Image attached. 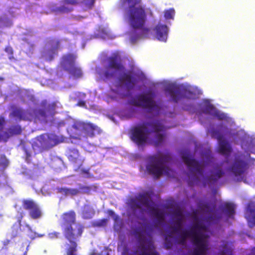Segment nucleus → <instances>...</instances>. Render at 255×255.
<instances>
[{
	"instance_id": "nucleus-1",
	"label": "nucleus",
	"mask_w": 255,
	"mask_h": 255,
	"mask_svg": "<svg viewBox=\"0 0 255 255\" xmlns=\"http://www.w3.org/2000/svg\"><path fill=\"white\" fill-rule=\"evenodd\" d=\"M58 103L57 101L48 103L47 100H43L39 103L38 108H30L27 110L12 105L10 117L19 121L47 123L51 121L57 113L56 110Z\"/></svg>"
},
{
	"instance_id": "nucleus-2",
	"label": "nucleus",
	"mask_w": 255,
	"mask_h": 255,
	"mask_svg": "<svg viewBox=\"0 0 255 255\" xmlns=\"http://www.w3.org/2000/svg\"><path fill=\"white\" fill-rule=\"evenodd\" d=\"M141 0H127L128 3L132 5L129 6L128 12V22L131 26L129 31L130 41L135 43L137 40L147 37L150 30L145 27L146 21V14L142 6L135 7Z\"/></svg>"
},
{
	"instance_id": "nucleus-3",
	"label": "nucleus",
	"mask_w": 255,
	"mask_h": 255,
	"mask_svg": "<svg viewBox=\"0 0 255 255\" xmlns=\"http://www.w3.org/2000/svg\"><path fill=\"white\" fill-rule=\"evenodd\" d=\"M165 130V127L158 120L144 123L134 127L130 130V139L137 145H142L147 140V133H154V144L156 147L161 145L165 139V134L160 132Z\"/></svg>"
},
{
	"instance_id": "nucleus-4",
	"label": "nucleus",
	"mask_w": 255,
	"mask_h": 255,
	"mask_svg": "<svg viewBox=\"0 0 255 255\" xmlns=\"http://www.w3.org/2000/svg\"><path fill=\"white\" fill-rule=\"evenodd\" d=\"M178 243L184 245L186 240L190 238L192 240L194 248L192 253L194 255H205L208 250V244L206 241L207 236L204 233H201L194 229L184 230L179 235Z\"/></svg>"
},
{
	"instance_id": "nucleus-5",
	"label": "nucleus",
	"mask_w": 255,
	"mask_h": 255,
	"mask_svg": "<svg viewBox=\"0 0 255 255\" xmlns=\"http://www.w3.org/2000/svg\"><path fill=\"white\" fill-rule=\"evenodd\" d=\"M168 155H155L148 158L149 163L146 166L148 172L158 178L163 174H169L170 170L165 166V164L169 161Z\"/></svg>"
},
{
	"instance_id": "nucleus-6",
	"label": "nucleus",
	"mask_w": 255,
	"mask_h": 255,
	"mask_svg": "<svg viewBox=\"0 0 255 255\" xmlns=\"http://www.w3.org/2000/svg\"><path fill=\"white\" fill-rule=\"evenodd\" d=\"M249 167L248 162L243 159L242 156L236 154L228 170L235 177L236 181L246 183V173Z\"/></svg>"
},
{
	"instance_id": "nucleus-7",
	"label": "nucleus",
	"mask_w": 255,
	"mask_h": 255,
	"mask_svg": "<svg viewBox=\"0 0 255 255\" xmlns=\"http://www.w3.org/2000/svg\"><path fill=\"white\" fill-rule=\"evenodd\" d=\"M58 137L51 133H43L36 137L32 144L34 154L49 148L58 143Z\"/></svg>"
},
{
	"instance_id": "nucleus-8",
	"label": "nucleus",
	"mask_w": 255,
	"mask_h": 255,
	"mask_svg": "<svg viewBox=\"0 0 255 255\" xmlns=\"http://www.w3.org/2000/svg\"><path fill=\"white\" fill-rule=\"evenodd\" d=\"M72 127L78 134H83L87 137H93L102 132V130L99 127L91 122L76 121L73 123Z\"/></svg>"
},
{
	"instance_id": "nucleus-9",
	"label": "nucleus",
	"mask_w": 255,
	"mask_h": 255,
	"mask_svg": "<svg viewBox=\"0 0 255 255\" xmlns=\"http://www.w3.org/2000/svg\"><path fill=\"white\" fill-rule=\"evenodd\" d=\"M165 91L169 94L172 100L175 103H177L182 98L189 99H194L195 98L194 92L176 85L171 84L167 86Z\"/></svg>"
},
{
	"instance_id": "nucleus-10",
	"label": "nucleus",
	"mask_w": 255,
	"mask_h": 255,
	"mask_svg": "<svg viewBox=\"0 0 255 255\" xmlns=\"http://www.w3.org/2000/svg\"><path fill=\"white\" fill-rule=\"evenodd\" d=\"M76 56L72 54H68L62 56L61 65L65 71L75 79L82 78L83 72L80 67L75 65Z\"/></svg>"
},
{
	"instance_id": "nucleus-11",
	"label": "nucleus",
	"mask_w": 255,
	"mask_h": 255,
	"mask_svg": "<svg viewBox=\"0 0 255 255\" xmlns=\"http://www.w3.org/2000/svg\"><path fill=\"white\" fill-rule=\"evenodd\" d=\"M63 224L65 226L64 233L65 237L68 240L75 238V234L74 233V230L72 225L75 223L76 214L74 211H70L64 213L62 216Z\"/></svg>"
},
{
	"instance_id": "nucleus-12",
	"label": "nucleus",
	"mask_w": 255,
	"mask_h": 255,
	"mask_svg": "<svg viewBox=\"0 0 255 255\" xmlns=\"http://www.w3.org/2000/svg\"><path fill=\"white\" fill-rule=\"evenodd\" d=\"M48 49L44 50L42 56L44 60L50 62L54 60L55 56L58 55V50L60 48L61 41L55 38L49 39L46 42Z\"/></svg>"
},
{
	"instance_id": "nucleus-13",
	"label": "nucleus",
	"mask_w": 255,
	"mask_h": 255,
	"mask_svg": "<svg viewBox=\"0 0 255 255\" xmlns=\"http://www.w3.org/2000/svg\"><path fill=\"white\" fill-rule=\"evenodd\" d=\"M140 245L138 247L139 255H159L155 251L151 238L145 240L142 236L138 237Z\"/></svg>"
},
{
	"instance_id": "nucleus-14",
	"label": "nucleus",
	"mask_w": 255,
	"mask_h": 255,
	"mask_svg": "<svg viewBox=\"0 0 255 255\" xmlns=\"http://www.w3.org/2000/svg\"><path fill=\"white\" fill-rule=\"evenodd\" d=\"M22 205L24 209L28 211L32 219L37 220L42 217V212L39 206L33 200L24 199L22 201Z\"/></svg>"
},
{
	"instance_id": "nucleus-15",
	"label": "nucleus",
	"mask_w": 255,
	"mask_h": 255,
	"mask_svg": "<svg viewBox=\"0 0 255 255\" xmlns=\"http://www.w3.org/2000/svg\"><path fill=\"white\" fill-rule=\"evenodd\" d=\"M198 207L206 213H212L205 218V221L209 224L216 223L221 218V215H216L214 211L215 206L211 208L209 203H200Z\"/></svg>"
},
{
	"instance_id": "nucleus-16",
	"label": "nucleus",
	"mask_w": 255,
	"mask_h": 255,
	"mask_svg": "<svg viewBox=\"0 0 255 255\" xmlns=\"http://www.w3.org/2000/svg\"><path fill=\"white\" fill-rule=\"evenodd\" d=\"M212 134L219 141L218 152L223 155H229L232 149L229 143L223 139V135L218 130L213 131Z\"/></svg>"
},
{
	"instance_id": "nucleus-17",
	"label": "nucleus",
	"mask_w": 255,
	"mask_h": 255,
	"mask_svg": "<svg viewBox=\"0 0 255 255\" xmlns=\"http://www.w3.org/2000/svg\"><path fill=\"white\" fill-rule=\"evenodd\" d=\"M155 95L154 93L148 92L145 94H140L137 96V99L140 102L141 106L149 110H153L156 107V104L153 100Z\"/></svg>"
},
{
	"instance_id": "nucleus-18",
	"label": "nucleus",
	"mask_w": 255,
	"mask_h": 255,
	"mask_svg": "<svg viewBox=\"0 0 255 255\" xmlns=\"http://www.w3.org/2000/svg\"><path fill=\"white\" fill-rule=\"evenodd\" d=\"M182 158L184 162L190 170L192 171L197 172L200 175H203V164L191 158L190 155L188 154L183 155Z\"/></svg>"
},
{
	"instance_id": "nucleus-19",
	"label": "nucleus",
	"mask_w": 255,
	"mask_h": 255,
	"mask_svg": "<svg viewBox=\"0 0 255 255\" xmlns=\"http://www.w3.org/2000/svg\"><path fill=\"white\" fill-rule=\"evenodd\" d=\"M119 81L129 89L133 88L137 82L135 74L132 71H126L121 74Z\"/></svg>"
},
{
	"instance_id": "nucleus-20",
	"label": "nucleus",
	"mask_w": 255,
	"mask_h": 255,
	"mask_svg": "<svg viewBox=\"0 0 255 255\" xmlns=\"http://www.w3.org/2000/svg\"><path fill=\"white\" fill-rule=\"evenodd\" d=\"M173 215L177 218L174 222V226L169 228L170 233L177 234L182 228L184 215L180 209L177 208L173 211Z\"/></svg>"
},
{
	"instance_id": "nucleus-21",
	"label": "nucleus",
	"mask_w": 255,
	"mask_h": 255,
	"mask_svg": "<svg viewBox=\"0 0 255 255\" xmlns=\"http://www.w3.org/2000/svg\"><path fill=\"white\" fill-rule=\"evenodd\" d=\"M108 68L117 71H124L125 67L121 62L120 56L118 54H114L108 58Z\"/></svg>"
},
{
	"instance_id": "nucleus-22",
	"label": "nucleus",
	"mask_w": 255,
	"mask_h": 255,
	"mask_svg": "<svg viewBox=\"0 0 255 255\" xmlns=\"http://www.w3.org/2000/svg\"><path fill=\"white\" fill-rule=\"evenodd\" d=\"M246 218L248 220L249 226L253 228L255 225V202H250L248 203L246 211Z\"/></svg>"
},
{
	"instance_id": "nucleus-23",
	"label": "nucleus",
	"mask_w": 255,
	"mask_h": 255,
	"mask_svg": "<svg viewBox=\"0 0 255 255\" xmlns=\"http://www.w3.org/2000/svg\"><path fill=\"white\" fill-rule=\"evenodd\" d=\"M155 35L157 39L161 41L165 42L168 34V27L164 24H157L155 27Z\"/></svg>"
},
{
	"instance_id": "nucleus-24",
	"label": "nucleus",
	"mask_w": 255,
	"mask_h": 255,
	"mask_svg": "<svg viewBox=\"0 0 255 255\" xmlns=\"http://www.w3.org/2000/svg\"><path fill=\"white\" fill-rule=\"evenodd\" d=\"M84 226L82 225H76V229L77 230V233L75 235V238L71 240V241H69L72 244V246L70 247L67 251V255H76L74 254V253L76 251V247L77 244L74 241L77 238L80 237L81 236L83 230H84Z\"/></svg>"
},
{
	"instance_id": "nucleus-25",
	"label": "nucleus",
	"mask_w": 255,
	"mask_h": 255,
	"mask_svg": "<svg viewBox=\"0 0 255 255\" xmlns=\"http://www.w3.org/2000/svg\"><path fill=\"white\" fill-rule=\"evenodd\" d=\"M67 157L73 163H82L83 160L79 151L75 148H69L67 152Z\"/></svg>"
},
{
	"instance_id": "nucleus-26",
	"label": "nucleus",
	"mask_w": 255,
	"mask_h": 255,
	"mask_svg": "<svg viewBox=\"0 0 255 255\" xmlns=\"http://www.w3.org/2000/svg\"><path fill=\"white\" fill-rule=\"evenodd\" d=\"M225 174L224 170L222 168L221 165L217 164L211 171L209 179L214 181H216L220 179Z\"/></svg>"
},
{
	"instance_id": "nucleus-27",
	"label": "nucleus",
	"mask_w": 255,
	"mask_h": 255,
	"mask_svg": "<svg viewBox=\"0 0 255 255\" xmlns=\"http://www.w3.org/2000/svg\"><path fill=\"white\" fill-rule=\"evenodd\" d=\"M149 211L155 217L157 225H161L164 222V213L163 212L154 207L150 208Z\"/></svg>"
},
{
	"instance_id": "nucleus-28",
	"label": "nucleus",
	"mask_w": 255,
	"mask_h": 255,
	"mask_svg": "<svg viewBox=\"0 0 255 255\" xmlns=\"http://www.w3.org/2000/svg\"><path fill=\"white\" fill-rule=\"evenodd\" d=\"M94 209L88 204H85L82 209V217L84 219H90L95 215Z\"/></svg>"
},
{
	"instance_id": "nucleus-29",
	"label": "nucleus",
	"mask_w": 255,
	"mask_h": 255,
	"mask_svg": "<svg viewBox=\"0 0 255 255\" xmlns=\"http://www.w3.org/2000/svg\"><path fill=\"white\" fill-rule=\"evenodd\" d=\"M137 199L139 201L141 206H144L150 209L151 208L152 205L153 204L152 201H151L147 195V194L143 193L139 194L137 197Z\"/></svg>"
},
{
	"instance_id": "nucleus-30",
	"label": "nucleus",
	"mask_w": 255,
	"mask_h": 255,
	"mask_svg": "<svg viewBox=\"0 0 255 255\" xmlns=\"http://www.w3.org/2000/svg\"><path fill=\"white\" fill-rule=\"evenodd\" d=\"M64 4L58 9V11L62 13H68L73 10L72 7H69L67 5L69 4L76 5L79 3V0H64Z\"/></svg>"
},
{
	"instance_id": "nucleus-31",
	"label": "nucleus",
	"mask_w": 255,
	"mask_h": 255,
	"mask_svg": "<svg viewBox=\"0 0 255 255\" xmlns=\"http://www.w3.org/2000/svg\"><path fill=\"white\" fill-rule=\"evenodd\" d=\"M23 217V214L22 213H20V216L17 218V224H14L11 228V238H14L18 236L19 234L20 231H21V222Z\"/></svg>"
},
{
	"instance_id": "nucleus-32",
	"label": "nucleus",
	"mask_w": 255,
	"mask_h": 255,
	"mask_svg": "<svg viewBox=\"0 0 255 255\" xmlns=\"http://www.w3.org/2000/svg\"><path fill=\"white\" fill-rule=\"evenodd\" d=\"M235 205L232 203L226 202L223 206V209L227 216L230 218H234L235 214Z\"/></svg>"
},
{
	"instance_id": "nucleus-33",
	"label": "nucleus",
	"mask_w": 255,
	"mask_h": 255,
	"mask_svg": "<svg viewBox=\"0 0 255 255\" xmlns=\"http://www.w3.org/2000/svg\"><path fill=\"white\" fill-rule=\"evenodd\" d=\"M58 193L64 194L65 196H75L80 193L79 189L77 188H68L60 187L57 189Z\"/></svg>"
},
{
	"instance_id": "nucleus-34",
	"label": "nucleus",
	"mask_w": 255,
	"mask_h": 255,
	"mask_svg": "<svg viewBox=\"0 0 255 255\" xmlns=\"http://www.w3.org/2000/svg\"><path fill=\"white\" fill-rule=\"evenodd\" d=\"M220 251L221 255H233L231 244L227 241L223 242Z\"/></svg>"
},
{
	"instance_id": "nucleus-35",
	"label": "nucleus",
	"mask_w": 255,
	"mask_h": 255,
	"mask_svg": "<svg viewBox=\"0 0 255 255\" xmlns=\"http://www.w3.org/2000/svg\"><path fill=\"white\" fill-rule=\"evenodd\" d=\"M8 132L10 136L18 135L21 134L22 132V128L21 126L19 125H13L9 128L8 129Z\"/></svg>"
},
{
	"instance_id": "nucleus-36",
	"label": "nucleus",
	"mask_w": 255,
	"mask_h": 255,
	"mask_svg": "<svg viewBox=\"0 0 255 255\" xmlns=\"http://www.w3.org/2000/svg\"><path fill=\"white\" fill-rule=\"evenodd\" d=\"M96 0H83L81 2L82 9L87 10L92 9L94 5Z\"/></svg>"
},
{
	"instance_id": "nucleus-37",
	"label": "nucleus",
	"mask_w": 255,
	"mask_h": 255,
	"mask_svg": "<svg viewBox=\"0 0 255 255\" xmlns=\"http://www.w3.org/2000/svg\"><path fill=\"white\" fill-rule=\"evenodd\" d=\"M97 187L92 186H81L79 187L80 193L82 194H90L92 190H96Z\"/></svg>"
},
{
	"instance_id": "nucleus-38",
	"label": "nucleus",
	"mask_w": 255,
	"mask_h": 255,
	"mask_svg": "<svg viewBox=\"0 0 255 255\" xmlns=\"http://www.w3.org/2000/svg\"><path fill=\"white\" fill-rule=\"evenodd\" d=\"M108 223V219L106 218L101 220L94 221L92 223L93 227H105Z\"/></svg>"
},
{
	"instance_id": "nucleus-39",
	"label": "nucleus",
	"mask_w": 255,
	"mask_h": 255,
	"mask_svg": "<svg viewBox=\"0 0 255 255\" xmlns=\"http://www.w3.org/2000/svg\"><path fill=\"white\" fill-rule=\"evenodd\" d=\"M191 229L195 230L196 231L199 232V233H202L201 231H205L207 230V227L202 224V223L198 222L196 224H194L193 226L191 228Z\"/></svg>"
},
{
	"instance_id": "nucleus-40",
	"label": "nucleus",
	"mask_w": 255,
	"mask_h": 255,
	"mask_svg": "<svg viewBox=\"0 0 255 255\" xmlns=\"http://www.w3.org/2000/svg\"><path fill=\"white\" fill-rule=\"evenodd\" d=\"M175 14V11L174 9L170 8L169 9L166 10L164 11V17L166 19H172L173 18L174 15Z\"/></svg>"
},
{
	"instance_id": "nucleus-41",
	"label": "nucleus",
	"mask_w": 255,
	"mask_h": 255,
	"mask_svg": "<svg viewBox=\"0 0 255 255\" xmlns=\"http://www.w3.org/2000/svg\"><path fill=\"white\" fill-rule=\"evenodd\" d=\"M4 51L8 55V58L9 60H11L14 59L13 56V50L11 46H6L4 48Z\"/></svg>"
},
{
	"instance_id": "nucleus-42",
	"label": "nucleus",
	"mask_w": 255,
	"mask_h": 255,
	"mask_svg": "<svg viewBox=\"0 0 255 255\" xmlns=\"http://www.w3.org/2000/svg\"><path fill=\"white\" fill-rule=\"evenodd\" d=\"M130 206L131 208L134 209H140L142 207L137 198L135 199H132L131 200Z\"/></svg>"
},
{
	"instance_id": "nucleus-43",
	"label": "nucleus",
	"mask_w": 255,
	"mask_h": 255,
	"mask_svg": "<svg viewBox=\"0 0 255 255\" xmlns=\"http://www.w3.org/2000/svg\"><path fill=\"white\" fill-rule=\"evenodd\" d=\"M129 104L131 105L136 106V107H139L141 106V103L137 99V96L135 98H131L128 102Z\"/></svg>"
},
{
	"instance_id": "nucleus-44",
	"label": "nucleus",
	"mask_w": 255,
	"mask_h": 255,
	"mask_svg": "<svg viewBox=\"0 0 255 255\" xmlns=\"http://www.w3.org/2000/svg\"><path fill=\"white\" fill-rule=\"evenodd\" d=\"M213 116L216 117L218 119L220 120H223L226 119V115L224 113H220L218 110L215 111L213 114Z\"/></svg>"
},
{
	"instance_id": "nucleus-45",
	"label": "nucleus",
	"mask_w": 255,
	"mask_h": 255,
	"mask_svg": "<svg viewBox=\"0 0 255 255\" xmlns=\"http://www.w3.org/2000/svg\"><path fill=\"white\" fill-rule=\"evenodd\" d=\"M10 137L8 132H4L0 133V141H3L6 142Z\"/></svg>"
},
{
	"instance_id": "nucleus-46",
	"label": "nucleus",
	"mask_w": 255,
	"mask_h": 255,
	"mask_svg": "<svg viewBox=\"0 0 255 255\" xmlns=\"http://www.w3.org/2000/svg\"><path fill=\"white\" fill-rule=\"evenodd\" d=\"M205 111L206 113L213 115L214 113L215 112V111H217V110L213 105H209L206 107Z\"/></svg>"
},
{
	"instance_id": "nucleus-47",
	"label": "nucleus",
	"mask_w": 255,
	"mask_h": 255,
	"mask_svg": "<svg viewBox=\"0 0 255 255\" xmlns=\"http://www.w3.org/2000/svg\"><path fill=\"white\" fill-rule=\"evenodd\" d=\"M24 150L26 154V160L28 162V161L30 160V158L31 157L32 153L25 147H24Z\"/></svg>"
},
{
	"instance_id": "nucleus-48",
	"label": "nucleus",
	"mask_w": 255,
	"mask_h": 255,
	"mask_svg": "<svg viewBox=\"0 0 255 255\" xmlns=\"http://www.w3.org/2000/svg\"><path fill=\"white\" fill-rule=\"evenodd\" d=\"M4 124V119L2 117H0V130H1L3 129Z\"/></svg>"
},
{
	"instance_id": "nucleus-49",
	"label": "nucleus",
	"mask_w": 255,
	"mask_h": 255,
	"mask_svg": "<svg viewBox=\"0 0 255 255\" xmlns=\"http://www.w3.org/2000/svg\"><path fill=\"white\" fill-rule=\"evenodd\" d=\"M59 235V233H56V232H54V233H50L49 234V236L50 237V238H57L58 237V236Z\"/></svg>"
},
{
	"instance_id": "nucleus-50",
	"label": "nucleus",
	"mask_w": 255,
	"mask_h": 255,
	"mask_svg": "<svg viewBox=\"0 0 255 255\" xmlns=\"http://www.w3.org/2000/svg\"><path fill=\"white\" fill-rule=\"evenodd\" d=\"M172 245L170 242H168L167 240L166 241L165 246L167 249H170L172 247Z\"/></svg>"
},
{
	"instance_id": "nucleus-51",
	"label": "nucleus",
	"mask_w": 255,
	"mask_h": 255,
	"mask_svg": "<svg viewBox=\"0 0 255 255\" xmlns=\"http://www.w3.org/2000/svg\"><path fill=\"white\" fill-rule=\"evenodd\" d=\"M105 76L107 78H109L110 77H112L113 76V73H110L108 71H106L105 72Z\"/></svg>"
},
{
	"instance_id": "nucleus-52",
	"label": "nucleus",
	"mask_w": 255,
	"mask_h": 255,
	"mask_svg": "<svg viewBox=\"0 0 255 255\" xmlns=\"http://www.w3.org/2000/svg\"><path fill=\"white\" fill-rule=\"evenodd\" d=\"M77 105L80 107H84L86 105V103L85 101L81 100L78 102Z\"/></svg>"
},
{
	"instance_id": "nucleus-53",
	"label": "nucleus",
	"mask_w": 255,
	"mask_h": 255,
	"mask_svg": "<svg viewBox=\"0 0 255 255\" xmlns=\"http://www.w3.org/2000/svg\"><path fill=\"white\" fill-rule=\"evenodd\" d=\"M10 243V240L6 239L2 242V244L3 246H7Z\"/></svg>"
},
{
	"instance_id": "nucleus-54",
	"label": "nucleus",
	"mask_w": 255,
	"mask_h": 255,
	"mask_svg": "<svg viewBox=\"0 0 255 255\" xmlns=\"http://www.w3.org/2000/svg\"><path fill=\"white\" fill-rule=\"evenodd\" d=\"M108 213L109 215L111 216H114L115 215V213L113 210H109L108 211Z\"/></svg>"
},
{
	"instance_id": "nucleus-55",
	"label": "nucleus",
	"mask_w": 255,
	"mask_h": 255,
	"mask_svg": "<svg viewBox=\"0 0 255 255\" xmlns=\"http://www.w3.org/2000/svg\"><path fill=\"white\" fill-rule=\"evenodd\" d=\"M191 106H184V107H183V109H184V110H187V111H188V110H190V109H191V108H190V107H191Z\"/></svg>"
},
{
	"instance_id": "nucleus-56",
	"label": "nucleus",
	"mask_w": 255,
	"mask_h": 255,
	"mask_svg": "<svg viewBox=\"0 0 255 255\" xmlns=\"http://www.w3.org/2000/svg\"><path fill=\"white\" fill-rule=\"evenodd\" d=\"M83 172L84 173H88V171L89 170H86V169H83L82 170Z\"/></svg>"
},
{
	"instance_id": "nucleus-57",
	"label": "nucleus",
	"mask_w": 255,
	"mask_h": 255,
	"mask_svg": "<svg viewBox=\"0 0 255 255\" xmlns=\"http://www.w3.org/2000/svg\"><path fill=\"white\" fill-rule=\"evenodd\" d=\"M253 251L255 252V247L253 249Z\"/></svg>"
},
{
	"instance_id": "nucleus-58",
	"label": "nucleus",
	"mask_w": 255,
	"mask_h": 255,
	"mask_svg": "<svg viewBox=\"0 0 255 255\" xmlns=\"http://www.w3.org/2000/svg\"><path fill=\"white\" fill-rule=\"evenodd\" d=\"M168 236H169V237H171V236L170 235H168Z\"/></svg>"
},
{
	"instance_id": "nucleus-59",
	"label": "nucleus",
	"mask_w": 255,
	"mask_h": 255,
	"mask_svg": "<svg viewBox=\"0 0 255 255\" xmlns=\"http://www.w3.org/2000/svg\"><path fill=\"white\" fill-rule=\"evenodd\" d=\"M42 235L38 236V237H42Z\"/></svg>"
},
{
	"instance_id": "nucleus-60",
	"label": "nucleus",
	"mask_w": 255,
	"mask_h": 255,
	"mask_svg": "<svg viewBox=\"0 0 255 255\" xmlns=\"http://www.w3.org/2000/svg\"><path fill=\"white\" fill-rule=\"evenodd\" d=\"M107 255H109V254H107Z\"/></svg>"
}]
</instances>
